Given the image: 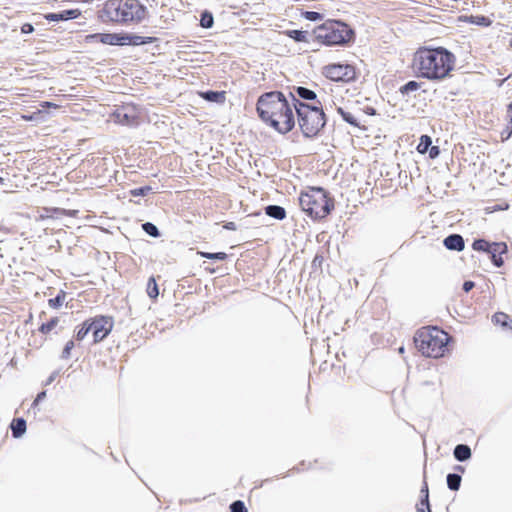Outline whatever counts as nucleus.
<instances>
[{
	"instance_id": "29",
	"label": "nucleus",
	"mask_w": 512,
	"mask_h": 512,
	"mask_svg": "<svg viewBox=\"0 0 512 512\" xmlns=\"http://www.w3.org/2000/svg\"><path fill=\"white\" fill-rule=\"evenodd\" d=\"M491 244H492V242L487 241L484 238H477V239H474V241L472 243V249L474 251L485 252L488 254Z\"/></svg>"
},
{
	"instance_id": "6",
	"label": "nucleus",
	"mask_w": 512,
	"mask_h": 512,
	"mask_svg": "<svg viewBox=\"0 0 512 512\" xmlns=\"http://www.w3.org/2000/svg\"><path fill=\"white\" fill-rule=\"evenodd\" d=\"M314 37L324 46H349L355 42V30L342 20H328L314 28Z\"/></svg>"
},
{
	"instance_id": "47",
	"label": "nucleus",
	"mask_w": 512,
	"mask_h": 512,
	"mask_svg": "<svg viewBox=\"0 0 512 512\" xmlns=\"http://www.w3.org/2000/svg\"><path fill=\"white\" fill-rule=\"evenodd\" d=\"M427 152L429 153V157L431 159H435L440 155V147L431 145Z\"/></svg>"
},
{
	"instance_id": "28",
	"label": "nucleus",
	"mask_w": 512,
	"mask_h": 512,
	"mask_svg": "<svg viewBox=\"0 0 512 512\" xmlns=\"http://www.w3.org/2000/svg\"><path fill=\"white\" fill-rule=\"evenodd\" d=\"M214 25V16L209 10H203L200 14V26L205 29H210Z\"/></svg>"
},
{
	"instance_id": "35",
	"label": "nucleus",
	"mask_w": 512,
	"mask_h": 512,
	"mask_svg": "<svg viewBox=\"0 0 512 512\" xmlns=\"http://www.w3.org/2000/svg\"><path fill=\"white\" fill-rule=\"evenodd\" d=\"M200 256L213 261H225L228 255L225 252H199Z\"/></svg>"
},
{
	"instance_id": "30",
	"label": "nucleus",
	"mask_w": 512,
	"mask_h": 512,
	"mask_svg": "<svg viewBox=\"0 0 512 512\" xmlns=\"http://www.w3.org/2000/svg\"><path fill=\"white\" fill-rule=\"evenodd\" d=\"M141 227H142V230L150 237L158 238L161 236V233H160L158 227L152 222L147 221V222L143 223L141 225Z\"/></svg>"
},
{
	"instance_id": "51",
	"label": "nucleus",
	"mask_w": 512,
	"mask_h": 512,
	"mask_svg": "<svg viewBox=\"0 0 512 512\" xmlns=\"http://www.w3.org/2000/svg\"><path fill=\"white\" fill-rule=\"evenodd\" d=\"M159 38L152 36H142V46L158 42Z\"/></svg>"
},
{
	"instance_id": "46",
	"label": "nucleus",
	"mask_w": 512,
	"mask_h": 512,
	"mask_svg": "<svg viewBox=\"0 0 512 512\" xmlns=\"http://www.w3.org/2000/svg\"><path fill=\"white\" fill-rule=\"evenodd\" d=\"M46 394H47L46 390H42V391H40V392L36 395V397H35V399H34V401H33V403H32V408H35L36 406H38V404H39L40 402H42V401L46 398Z\"/></svg>"
},
{
	"instance_id": "10",
	"label": "nucleus",
	"mask_w": 512,
	"mask_h": 512,
	"mask_svg": "<svg viewBox=\"0 0 512 512\" xmlns=\"http://www.w3.org/2000/svg\"><path fill=\"white\" fill-rule=\"evenodd\" d=\"M114 122L126 125L129 127H135L139 124V111L138 107L132 103H127L118 106L111 114Z\"/></svg>"
},
{
	"instance_id": "55",
	"label": "nucleus",
	"mask_w": 512,
	"mask_h": 512,
	"mask_svg": "<svg viewBox=\"0 0 512 512\" xmlns=\"http://www.w3.org/2000/svg\"><path fill=\"white\" fill-rule=\"evenodd\" d=\"M453 470H454L453 473H459L461 475L465 472V467L458 464L453 467Z\"/></svg>"
},
{
	"instance_id": "52",
	"label": "nucleus",
	"mask_w": 512,
	"mask_h": 512,
	"mask_svg": "<svg viewBox=\"0 0 512 512\" xmlns=\"http://www.w3.org/2000/svg\"><path fill=\"white\" fill-rule=\"evenodd\" d=\"M40 107L43 112L44 110L48 109V108H58V105L53 103V102H50V101H42L40 103Z\"/></svg>"
},
{
	"instance_id": "31",
	"label": "nucleus",
	"mask_w": 512,
	"mask_h": 512,
	"mask_svg": "<svg viewBox=\"0 0 512 512\" xmlns=\"http://www.w3.org/2000/svg\"><path fill=\"white\" fill-rule=\"evenodd\" d=\"M147 294L152 299H156L159 295L158 284L153 276L148 279Z\"/></svg>"
},
{
	"instance_id": "37",
	"label": "nucleus",
	"mask_w": 512,
	"mask_h": 512,
	"mask_svg": "<svg viewBox=\"0 0 512 512\" xmlns=\"http://www.w3.org/2000/svg\"><path fill=\"white\" fill-rule=\"evenodd\" d=\"M431 145H432L431 137L428 136V135H422L420 137V142H419V144L417 146V150H418L419 153L425 154V153H427V151L429 150Z\"/></svg>"
},
{
	"instance_id": "15",
	"label": "nucleus",
	"mask_w": 512,
	"mask_h": 512,
	"mask_svg": "<svg viewBox=\"0 0 512 512\" xmlns=\"http://www.w3.org/2000/svg\"><path fill=\"white\" fill-rule=\"evenodd\" d=\"M200 96L207 102L223 104L226 100V92L225 91H217V90H206L200 92Z\"/></svg>"
},
{
	"instance_id": "50",
	"label": "nucleus",
	"mask_w": 512,
	"mask_h": 512,
	"mask_svg": "<svg viewBox=\"0 0 512 512\" xmlns=\"http://www.w3.org/2000/svg\"><path fill=\"white\" fill-rule=\"evenodd\" d=\"M474 287H475V282H473L471 280L464 281V283L462 285V289L466 293L470 292Z\"/></svg>"
},
{
	"instance_id": "56",
	"label": "nucleus",
	"mask_w": 512,
	"mask_h": 512,
	"mask_svg": "<svg viewBox=\"0 0 512 512\" xmlns=\"http://www.w3.org/2000/svg\"><path fill=\"white\" fill-rule=\"evenodd\" d=\"M224 228L227 229V230H232V231L237 229L236 224L234 222H227L224 225Z\"/></svg>"
},
{
	"instance_id": "16",
	"label": "nucleus",
	"mask_w": 512,
	"mask_h": 512,
	"mask_svg": "<svg viewBox=\"0 0 512 512\" xmlns=\"http://www.w3.org/2000/svg\"><path fill=\"white\" fill-rule=\"evenodd\" d=\"M10 429L13 438H21L27 430L26 420L23 417L14 418L10 424Z\"/></svg>"
},
{
	"instance_id": "7",
	"label": "nucleus",
	"mask_w": 512,
	"mask_h": 512,
	"mask_svg": "<svg viewBox=\"0 0 512 512\" xmlns=\"http://www.w3.org/2000/svg\"><path fill=\"white\" fill-rule=\"evenodd\" d=\"M415 347L425 357L440 358L444 355L449 335L437 327L421 328L414 335Z\"/></svg>"
},
{
	"instance_id": "14",
	"label": "nucleus",
	"mask_w": 512,
	"mask_h": 512,
	"mask_svg": "<svg viewBox=\"0 0 512 512\" xmlns=\"http://www.w3.org/2000/svg\"><path fill=\"white\" fill-rule=\"evenodd\" d=\"M443 245L447 250L460 252L465 248V241L462 235L453 233L444 238Z\"/></svg>"
},
{
	"instance_id": "60",
	"label": "nucleus",
	"mask_w": 512,
	"mask_h": 512,
	"mask_svg": "<svg viewBox=\"0 0 512 512\" xmlns=\"http://www.w3.org/2000/svg\"><path fill=\"white\" fill-rule=\"evenodd\" d=\"M510 46L512 47V39L510 40Z\"/></svg>"
},
{
	"instance_id": "48",
	"label": "nucleus",
	"mask_w": 512,
	"mask_h": 512,
	"mask_svg": "<svg viewBox=\"0 0 512 512\" xmlns=\"http://www.w3.org/2000/svg\"><path fill=\"white\" fill-rule=\"evenodd\" d=\"M417 512H432L431 511V505L430 502H428V505H422V501L419 500V503L416 505Z\"/></svg>"
},
{
	"instance_id": "19",
	"label": "nucleus",
	"mask_w": 512,
	"mask_h": 512,
	"mask_svg": "<svg viewBox=\"0 0 512 512\" xmlns=\"http://www.w3.org/2000/svg\"><path fill=\"white\" fill-rule=\"evenodd\" d=\"M265 214L275 220H283L287 213L284 207L280 205L270 204L264 208Z\"/></svg>"
},
{
	"instance_id": "13",
	"label": "nucleus",
	"mask_w": 512,
	"mask_h": 512,
	"mask_svg": "<svg viewBox=\"0 0 512 512\" xmlns=\"http://www.w3.org/2000/svg\"><path fill=\"white\" fill-rule=\"evenodd\" d=\"M81 15L79 9H66L59 12H50L44 14V19L49 22H60L76 19Z\"/></svg>"
},
{
	"instance_id": "4",
	"label": "nucleus",
	"mask_w": 512,
	"mask_h": 512,
	"mask_svg": "<svg viewBox=\"0 0 512 512\" xmlns=\"http://www.w3.org/2000/svg\"><path fill=\"white\" fill-rule=\"evenodd\" d=\"M294 110L297 116V123L305 138L317 137L327 123L326 114L323 111L321 102L308 104L294 99Z\"/></svg>"
},
{
	"instance_id": "61",
	"label": "nucleus",
	"mask_w": 512,
	"mask_h": 512,
	"mask_svg": "<svg viewBox=\"0 0 512 512\" xmlns=\"http://www.w3.org/2000/svg\"><path fill=\"white\" fill-rule=\"evenodd\" d=\"M510 329H512V321H511V326H510Z\"/></svg>"
},
{
	"instance_id": "36",
	"label": "nucleus",
	"mask_w": 512,
	"mask_h": 512,
	"mask_svg": "<svg viewBox=\"0 0 512 512\" xmlns=\"http://www.w3.org/2000/svg\"><path fill=\"white\" fill-rule=\"evenodd\" d=\"M142 46V36L125 32V46Z\"/></svg>"
},
{
	"instance_id": "33",
	"label": "nucleus",
	"mask_w": 512,
	"mask_h": 512,
	"mask_svg": "<svg viewBox=\"0 0 512 512\" xmlns=\"http://www.w3.org/2000/svg\"><path fill=\"white\" fill-rule=\"evenodd\" d=\"M65 298H66V292L63 290H60L54 298H51L48 300V304L51 308L58 309L62 306Z\"/></svg>"
},
{
	"instance_id": "59",
	"label": "nucleus",
	"mask_w": 512,
	"mask_h": 512,
	"mask_svg": "<svg viewBox=\"0 0 512 512\" xmlns=\"http://www.w3.org/2000/svg\"><path fill=\"white\" fill-rule=\"evenodd\" d=\"M5 179L0 176V184L4 185Z\"/></svg>"
},
{
	"instance_id": "9",
	"label": "nucleus",
	"mask_w": 512,
	"mask_h": 512,
	"mask_svg": "<svg viewBox=\"0 0 512 512\" xmlns=\"http://www.w3.org/2000/svg\"><path fill=\"white\" fill-rule=\"evenodd\" d=\"M87 320L93 334L94 343L103 341L111 333L114 326L113 317L111 316L97 315Z\"/></svg>"
},
{
	"instance_id": "38",
	"label": "nucleus",
	"mask_w": 512,
	"mask_h": 512,
	"mask_svg": "<svg viewBox=\"0 0 512 512\" xmlns=\"http://www.w3.org/2000/svg\"><path fill=\"white\" fill-rule=\"evenodd\" d=\"M58 322V317H52L47 322L41 324V326L39 327V331L43 334L49 333L57 326Z\"/></svg>"
},
{
	"instance_id": "54",
	"label": "nucleus",
	"mask_w": 512,
	"mask_h": 512,
	"mask_svg": "<svg viewBox=\"0 0 512 512\" xmlns=\"http://www.w3.org/2000/svg\"><path fill=\"white\" fill-rule=\"evenodd\" d=\"M364 112L367 114V115H370V116H374L377 114V111L374 107L372 106H367L365 109H364Z\"/></svg>"
},
{
	"instance_id": "57",
	"label": "nucleus",
	"mask_w": 512,
	"mask_h": 512,
	"mask_svg": "<svg viewBox=\"0 0 512 512\" xmlns=\"http://www.w3.org/2000/svg\"><path fill=\"white\" fill-rule=\"evenodd\" d=\"M304 462H302L299 466L295 467L294 470L296 471H301V470H304Z\"/></svg>"
},
{
	"instance_id": "41",
	"label": "nucleus",
	"mask_w": 512,
	"mask_h": 512,
	"mask_svg": "<svg viewBox=\"0 0 512 512\" xmlns=\"http://www.w3.org/2000/svg\"><path fill=\"white\" fill-rule=\"evenodd\" d=\"M152 191V187L149 185L134 188L130 191V194L134 197L147 196Z\"/></svg>"
},
{
	"instance_id": "26",
	"label": "nucleus",
	"mask_w": 512,
	"mask_h": 512,
	"mask_svg": "<svg viewBox=\"0 0 512 512\" xmlns=\"http://www.w3.org/2000/svg\"><path fill=\"white\" fill-rule=\"evenodd\" d=\"M512 319L509 317L508 314L504 312H496L492 316V322L495 325H500L503 328H510Z\"/></svg>"
},
{
	"instance_id": "8",
	"label": "nucleus",
	"mask_w": 512,
	"mask_h": 512,
	"mask_svg": "<svg viewBox=\"0 0 512 512\" xmlns=\"http://www.w3.org/2000/svg\"><path fill=\"white\" fill-rule=\"evenodd\" d=\"M322 74L334 82H351L356 78L354 67L343 63H332L324 66Z\"/></svg>"
},
{
	"instance_id": "45",
	"label": "nucleus",
	"mask_w": 512,
	"mask_h": 512,
	"mask_svg": "<svg viewBox=\"0 0 512 512\" xmlns=\"http://www.w3.org/2000/svg\"><path fill=\"white\" fill-rule=\"evenodd\" d=\"M75 344H74V341L73 340H69L63 350H62V353H61V358L62 359H68L70 358L71 356V350L74 348Z\"/></svg>"
},
{
	"instance_id": "20",
	"label": "nucleus",
	"mask_w": 512,
	"mask_h": 512,
	"mask_svg": "<svg viewBox=\"0 0 512 512\" xmlns=\"http://www.w3.org/2000/svg\"><path fill=\"white\" fill-rule=\"evenodd\" d=\"M103 44L112 46H125V32L105 33Z\"/></svg>"
},
{
	"instance_id": "40",
	"label": "nucleus",
	"mask_w": 512,
	"mask_h": 512,
	"mask_svg": "<svg viewBox=\"0 0 512 512\" xmlns=\"http://www.w3.org/2000/svg\"><path fill=\"white\" fill-rule=\"evenodd\" d=\"M22 119H24L25 121L40 122L44 120V114L42 110L38 109L35 112L23 114Z\"/></svg>"
},
{
	"instance_id": "12",
	"label": "nucleus",
	"mask_w": 512,
	"mask_h": 512,
	"mask_svg": "<svg viewBox=\"0 0 512 512\" xmlns=\"http://www.w3.org/2000/svg\"><path fill=\"white\" fill-rule=\"evenodd\" d=\"M508 253V246L505 242H492L488 251L492 264L500 268L504 265L503 255Z\"/></svg>"
},
{
	"instance_id": "21",
	"label": "nucleus",
	"mask_w": 512,
	"mask_h": 512,
	"mask_svg": "<svg viewBox=\"0 0 512 512\" xmlns=\"http://www.w3.org/2000/svg\"><path fill=\"white\" fill-rule=\"evenodd\" d=\"M465 21L481 27H489L493 23L492 20L485 15H469L465 16Z\"/></svg>"
},
{
	"instance_id": "18",
	"label": "nucleus",
	"mask_w": 512,
	"mask_h": 512,
	"mask_svg": "<svg viewBox=\"0 0 512 512\" xmlns=\"http://www.w3.org/2000/svg\"><path fill=\"white\" fill-rule=\"evenodd\" d=\"M310 32L311 31L308 30L291 29L285 30L283 33L285 36L292 39L296 43H305L310 37Z\"/></svg>"
},
{
	"instance_id": "22",
	"label": "nucleus",
	"mask_w": 512,
	"mask_h": 512,
	"mask_svg": "<svg viewBox=\"0 0 512 512\" xmlns=\"http://www.w3.org/2000/svg\"><path fill=\"white\" fill-rule=\"evenodd\" d=\"M506 119L507 125L501 132L502 140H508L512 137V101L507 105Z\"/></svg>"
},
{
	"instance_id": "1",
	"label": "nucleus",
	"mask_w": 512,
	"mask_h": 512,
	"mask_svg": "<svg viewBox=\"0 0 512 512\" xmlns=\"http://www.w3.org/2000/svg\"><path fill=\"white\" fill-rule=\"evenodd\" d=\"M294 111L291 99L280 90L264 92L256 102V112L260 120L281 135H286L295 128Z\"/></svg>"
},
{
	"instance_id": "58",
	"label": "nucleus",
	"mask_w": 512,
	"mask_h": 512,
	"mask_svg": "<svg viewBox=\"0 0 512 512\" xmlns=\"http://www.w3.org/2000/svg\"><path fill=\"white\" fill-rule=\"evenodd\" d=\"M398 351H399V353H404L405 348L403 346H401V347H399Z\"/></svg>"
},
{
	"instance_id": "32",
	"label": "nucleus",
	"mask_w": 512,
	"mask_h": 512,
	"mask_svg": "<svg viewBox=\"0 0 512 512\" xmlns=\"http://www.w3.org/2000/svg\"><path fill=\"white\" fill-rule=\"evenodd\" d=\"M90 331V326L88 324V320L86 319L80 326L76 328L75 338L78 341H82Z\"/></svg>"
},
{
	"instance_id": "25",
	"label": "nucleus",
	"mask_w": 512,
	"mask_h": 512,
	"mask_svg": "<svg viewBox=\"0 0 512 512\" xmlns=\"http://www.w3.org/2000/svg\"><path fill=\"white\" fill-rule=\"evenodd\" d=\"M421 87V83L416 80H410L399 88V93L403 97H409L411 93L416 92Z\"/></svg>"
},
{
	"instance_id": "2",
	"label": "nucleus",
	"mask_w": 512,
	"mask_h": 512,
	"mask_svg": "<svg viewBox=\"0 0 512 512\" xmlns=\"http://www.w3.org/2000/svg\"><path fill=\"white\" fill-rule=\"evenodd\" d=\"M455 61V55L445 47H420L414 54L413 67L419 77L442 81L451 76Z\"/></svg>"
},
{
	"instance_id": "23",
	"label": "nucleus",
	"mask_w": 512,
	"mask_h": 512,
	"mask_svg": "<svg viewBox=\"0 0 512 512\" xmlns=\"http://www.w3.org/2000/svg\"><path fill=\"white\" fill-rule=\"evenodd\" d=\"M46 212L48 213L47 216L53 219H59L63 216H74L77 213L76 210H66L58 207L47 208Z\"/></svg>"
},
{
	"instance_id": "42",
	"label": "nucleus",
	"mask_w": 512,
	"mask_h": 512,
	"mask_svg": "<svg viewBox=\"0 0 512 512\" xmlns=\"http://www.w3.org/2000/svg\"><path fill=\"white\" fill-rule=\"evenodd\" d=\"M420 500L422 501V505H428L429 501V488L426 480L424 479L423 484L420 489Z\"/></svg>"
},
{
	"instance_id": "17",
	"label": "nucleus",
	"mask_w": 512,
	"mask_h": 512,
	"mask_svg": "<svg viewBox=\"0 0 512 512\" xmlns=\"http://www.w3.org/2000/svg\"><path fill=\"white\" fill-rule=\"evenodd\" d=\"M453 456L458 462H466L472 457V450L467 444H457L453 449Z\"/></svg>"
},
{
	"instance_id": "39",
	"label": "nucleus",
	"mask_w": 512,
	"mask_h": 512,
	"mask_svg": "<svg viewBox=\"0 0 512 512\" xmlns=\"http://www.w3.org/2000/svg\"><path fill=\"white\" fill-rule=\"evenodd\" d=\"M301 16L311 22L321 21L324 18V14L317 11H302Z\"/></svg>"
},
{
	"instance_id": "24",
	"label": "nucleus",
	"mask_w": 512,
	"mask_h": 512,
	"mask_svg": "<svg viewBox=\"0 0 512 512\" xmlns=\"http://www.w3.org/2000/svg\"><path fill=\"white\" fill-rule=\"evenodd\" d=\"M462 476L459 473H448L446 476L447 487L451 491H458L461 487Z\"/></svg>"
},
{
	"instance_id": "49",
	"label": "nucleus",
	"mask_w": 512,
	"mask_h": 512,
	"mask_svg": "<svg viewBox=\"0 0 512 512\" xmlns=\"http://www.w3.org/2000/svg\"><path fill=\"white\" fill-rule=\"evenodd\" d=\"M21 32L23 34H31L34 32V26L31 23H24L21 26Z\"/></svg>"
},
{
	"instance_id": "34",
	"label": "nucleus",
	"mask_w": 512,
	"mask_h": 512,
	"mask_svg": "<svg viewBox=\"0 0 512 512\" xmlns=\"http://www.w3.org/2000/svg\"><path fill=\"white\" fill-rule=\"evenodd\" d=\"M314 29L310 32V37L308 38V41L305 42L304 44L307 45V49L306 51L310 50L312 52H316V51H319L320 47L321 46H324L322 43H320L319 40H317L315 37H314Z\"/></svg>"
},
{
	"instance_id": "5",
	"label": "nucleus",
	"mask_w": 512,
	"mask_h": 512,
	"mask_svg": "<svg viewBox=\"0 0 512 512\" xmlns=\"http://www.w3.org/2000/svg\"><path fill=\"white\" fill-rule=\"evenodd\" d=\"M334 198L323 187H309L301 192L299 205L301 209L313 220H321L334 209Z\"/></svg>"
},
{
	"instance_id": "44",
	"label": "nucleus",
	"mask_w": 512,
	"mask_h": 512,
	"mask_svg": "<svg viewBox=\"0 0 512 512\" xmlns=\"http://www.w3.org/2000/svg\"><path fill=\"white\" fill-rule=\"evenodd\" d=\"M104 34H105V33H93V34H88V35H86V36H85L84 41H85L86 43H95V42H99V43H102V44H103Z\"/></svg>"
},
{
	"instance_id": "27",
	"label": "nucleus",
	"mask_w": 512,
	"mask_h": 512,
	"mask_svg": "<svg viewBox=\"0 0 512 512\" xmlns=\"http://www.w3.org/2000/svg\"><path fill=\"white\" fill-rule=\"evenodd\" d=\"M337 112L340 114V116L344 122L348 123L349 125H351L353 127L360 128V124H359L358 120L356 119V117H354V115L352 113L344 110L342 107H338Z\"/></svg>"
},
{
	"instance_id": "3",
	"label": "nucleus",
	"mask_w": 512,
	"mask_h": 512,
	"mask_svg": "<svg viewBox=\"0 0 512 512\" xmlns=\"http://www.w3.org/2000/svg\"><path fill=\"white\" fill-rule=\"evenodd\" d=\"M146 14L147 7L139 0H107L98 11V18L103 23H140Z\"/></svg>"
},
{
	"instance_id": "53",
	"label": "nucleus",
	"mask_w": 512,
	"mask_h": 512,
	"mask_svg": "<svg viewBox=\"0 0 512 512\" xmlns=\"http://www.w3.org/2000/svg\"><path fill=\"white\" fill-rule=\"evenodd\" d=\"M59 375V371L56 370V371H53L51 373V375L47 378L46 382H45V385H50L54 380L55 378Z\"/></svg>"
},
{
	"instance_id": "11",
	"label": "nucleus",
	"mask_w": 512,
	"mask_h": 512,
	"mask_svg": "<svg viewBox=\"0 0 512 512\" xmlns=\"http://www.w3.org/2000/svg\"><path fill=\"white\" fill-rule=\"evenodd\" d=\"M289 98L291 99L292 105L294 106V99L298 101H312V104L318 105V102H320L317 99V94L312 89H309L304 86H293L289 89L288 93Z\"/></svg>"
},
{
	"instance_id": "43",
	"label": "nucleus",
	"mask_w": 512,
	"mask_h": 512,
	"mask_svg": "<svg viewBox=\"0 0 512 512\" xmlns=\"http://www.w3.org/2000/svg\"><path fill=\"white\" fill-rule=\"evenodd\" d=\"M230 512H248L245 504L241 500L233 501L229 506Z\"/></svg>"
}]
</instances>
